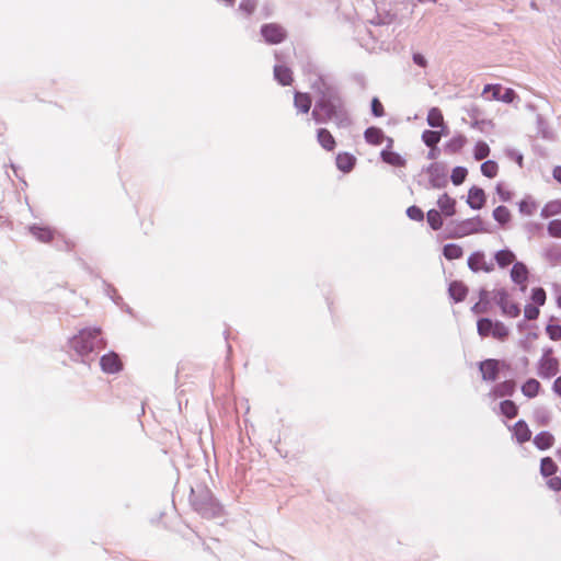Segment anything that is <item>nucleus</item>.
Listing matches in <instances>:
<instances>
[{"instance_id":"obj_11","label":"nucleus","mask_w":561,"mask_h":561,"mask_svg":"<svg viewBox=\"0 0 561 561\" xmlns=\"http://www.w3.org/2000/svg\"><path fill=\"white\" fill-rule=\"evenodd\" d=\"M468 266L473 272L490 273L494 270V265L488 262L485 255L481 252H474L469 256Z\"/></svg>"},{"instance_id":"obj_21","label":"nucleus","mask_w":561,"mask_h":561,"mask_svg":"<svg viewBox=\"0 0 561 561\" xmlns=\"http://www.w3.org/2000/svg\"><path fill=\"white\" fill-rule=\"evenodd\" d=\"M449 296L456 301L460 302L465 300L468 294V287L459 280H454L450 283L448 288Z\"/></svg>"},{"instance_id":"obj_18","label":"nucleus","mask_w":561,"mask_h":561,"mask_svg":"<svg viewBox=\"0 0 561 561\" xmlns=\"http://www.w3.org/2000/svg\"><path fill=\"white\" fill-rule=\"evenodd\" d=\"M437 205L446 217H450L456 213V201L446 193L438 197Z\"/></svg>"},{"instance_id":"obj_13","label":"nucleus","mask_w":561,"mask_h":561,"mask_svg":"<svg viewBox=\"0 0 561 561\" xmlns=\"http://www.w3.org/2000/svg\"><path fill=\"white\" fill-rule=\"evenodd\" d=\"M516 383L514 380H504L492 388L489 396L493 399L511 397L514 394Z\"/></svg>"},{"instance_id":"obj_20","label":"nucleus","mask_w":561,"mask_h":561,"mask_svg":"<svg viewBox=\"0 0 561 561\" xmlns=\"http://www.w3.org/2000/svg\"><path fill=\"white\" fill-rule=\"evenodd\" d=\"M365 140L373 146H378L387 140L388 137L385 136L382 129L378 127H368L364 133Z\"/></svg>"},{"instance_id":"obj_24","label":"nucleus","mask_w":561,"mask_h":561,"mask_svg":"<svg viewBox=\"0 0 561 561\" xmlns=\"http://www.w3.org/2000/svg\"><path fill=\"white\" fill-rule=\"evenodd\" d=\"M274 77L282 85H290L293 82V72L284 65L274 67Z\"/></svg>"},{"instance_id":"obj_8","label":"nucleus","mask_w":561,"mask_h":561,"mask_svg":"<svg viewBox=\"0 0 561 561\" xmlns=\"http://www.w3.org/2000/svg\"><path fill=\"white\" fill-rule=\"evenodd\" d=\"M495 298L503 314L510 318H516L519 316L520 309L518 305L510 299V296L505 289L499 290L495 295Z\"/></svg>"},{"instance_id":"obj_39","label":"nucleus","mask_w":561,"mask_h":561,"mask_svg":"<svg viewBox=\"0 0 561 561\" xmlns=\"http://www.w3.org/2000/svg\"><path fill=\"white\" fill-rule=\"evenodd\" d=\"M426 217H427V222L432 227V229L438 230L442 228L443 219H442V215L438 210H436V209L428 210Z\"/></svg>"},{"instance_id":"obj_22","label":"nucleus","mask_w":561,"mask_h":561,"mask_svg":"<svg viewBox=\"0 0 561 561\" xmlns=\"http://www.w3.org/2000/svg\"><path fill=\"white\" fill-rule=\"evenodd\" d=\"M554 440H556L554 436L550 432H547V431L539 432L534 437V444L540 450H547V449L551 448L554 444Z\"/></svg>"},{"instance_id":"obj_38","label":"nucleus","mask_w":561,"mask_h":561,"mask_svg":"<svg viewBox=\"0 0 561 561\" xmlns=\"http://www.w3.org/2000/svg\"><path fill=\"white\" fill-rule=\"evenodd\" d=\"M489 154H490V147L485 141L480 140L474 145L473 156H474L476 160H478V161L483 160Z\"/></svg>"},{"instance_id":"obj_1","label":"nucleus","mask_w":561,"mask_h":561,"mask_svg":"<svg viewBox=\"0 0 561 561\" xmlns=\"http://www.w3.org/2000/svg\"><path fill=\"white\" fill-rule=\"evenodd\" d=\"M343 116L344 112L340 98L330 85L323 82L320 96L312 110V118L319 124H324L334 119H342Z\"/></svg>"},{"instance_id":"obj_17","label":"nucleus","mask_w":561,"mask_h":561,"mask_svg":"<svg viewBox=\"0 0 561 561\" xmlns=\"http://www.w3.org/2000/svg\"><path fill=\"white\" fill-rule=\"evenodd\" d=\"M317 140L319 145L327 151H333L336 147L335 138L327 128H319L317 130Z\"/></svg>"},{"instance_id":"obj_37","label":"nucleus","mask_w":561,"mask_h":561,"mask_svg":"<svg viewBox=\"0 0 561 561\" xmlns=\"http://www.w3.org/2000/svg\"><path fill=\"white\" fill-rule=\"evenodd\" d=\"M481 172L484 176L493 179L497 175L499 165L493 160H488L481 164Z\"/></svg>"},{"instance_id":"obj_7","label":"nucleus","mask_w":561,"mask_h":561,"mask_svg":"<svg viewBox=\"0 0 561 561\" xmlns=\"http://www.w3.org/2000/svg\"><path fill=\"white\" fill-rule=\"evenodd\" d=\"M261 34L268 44H279L287 36L286 30L277 23H267L262 25Z\"/></svg>"},{"instance_id":"obj_44","label":"nucleus","mask_w":561,"mask_h":561,"mask_svg":"<svg viewBox=\"0 0 561 561\" xmlns=\"http://www.w3.org/2000/svg\"><path fill=\"white\" fill-rule=\"evenodd\" d=\"M546 291L543 290V288L541 287H538V288H534L533 291H531V300L534 301L535 305L537 306H543L546 304Z\"/></svg>"},{"instance_id":"obj_35","label":"nucleus","mask_w":561,"mask_h":561,"mask_svg":"<svg viewBox=\"0 0 561 561\" xmlns=\"http://www.w3.org/2000/svg\"><path fill=\"white\" fill-rule=\"evenodd\" d=\"M493 218L500 225L504 226L511 221L512 215H511L510 209L506 206H497L493 210Z\"/></svg>"},{"instance_id":"obj_15","label":"nucleus","mask_w":561,"mask_h":561,"mask_svg":"<svg viewBox=\"0 0 561 561\" xmlns=\"http://www.w3.org/2000/svg\"><path fill=\"white\" fill-rule=\"evenodd\" d=\"M511 430L518 444H525L531 438V431L524 420L517 421Z\"/></svg>"},{"instance_id":"obj_14","label":"nucleus","mask_w":561,"mask_h":561,"mask_svg":"<svg viewBox=\"0 0 561 561\" xmlns=\"http://www.w3.org/2000/svg\"><path fill=\"white\" fill-rule=\"evenodd\" d=\"M101 367L105 373L115 374L122 369V362L117 354L108 353L101 357Z\"/></svg>"},{"instance_id":"obj_30","label":"nucleus","mask_w":561,"mask_h":561,"mask_svg":"<svg viewBox=\"0 0 561 561\" xmlns=\"http://www.w3.org/2000/svg\"><path fill=\"white\" fill-rule=\"evenodd\" d=\"M426 121L431 127H445L444 116L438 107L428 111Z\"/></svg>"},{"instance_id":"obj_34","label":"nucleus","mask_w":561,"mask_h":561,"mask_svg":"<svg viewBox=\"0 0 561 561\" xmlns=\"http://www.w3.org/2000/svg\"><path fill=\"white\" fill-rule=\"evenodd\" d=\"M443 254L449 261L457 260L462 256L463 250L459 244L448 243L444 247Z\"/></svg>"},{"instance_id":"obj_40","label":"nucleus","mask_w":561,"mask_h":561,"mask_svg":"<svg viewBox=\"0 0 561 561\" xmlns=\"http://www.w3.org/2000/svg\"><path fill=\"white\" fill-rule=\"evenodd\" d=\"M467 174H468L467 169H465L462 167H456L451 172V176H450L451 182L455 185H460L466 180Z\"/></svg>"},{"instance_id":"obj_4","label":"nucleus","mask_w":561,"mask_h":561,"mask_svg":"<svg viewBox=\"0 0 561 561\" xmlns=\"http://www.w3.org/2000/svg\"><path fill=\"white\" fill-rule=\"evenodd\" d=\"M538 375L549 379L559 373V360L552 356V350H546L538 362Z\"/></svg>"},{"instance_id":"obj_32","label":"nucleus","mask_w":561,"mask_h":561,"mask_svg":"<svg viewBox=\"0 0 561 561\" xmlns=\"http://www.w3.org/2000/svg\"><path fill=\"white\" fill-rule=\"evenodd\" d=\"M500 412L507 419H514L518 414V407L512 400H504L500 403Z\"/></svg>"},{"instance_id":"obj_12","label":"nucleus","mask_w":561,"mask_h":561,"mask_svg":"<svg viewBox=\"0 0 561 561\" xmlns=\"http://www.w3.org/2000/svg\"><path fill=\"white\" fill-rule=\"evenodd\" d=\"M427 174L430 178V182L433 187H443L446 185V173L442 165L438 163H433L427 169Z\"/></svg>"},{"instance_id":"obj_55","label":"nucleus","mask_w":561,"mask_h":561,"mask_svg":"<svg viewBox=\"0 0 561 561\" xmlns=\"http://www.w3.org/2000/svg\"><path fill=\"white\" fill-rule=\"evenodd\" d=\"M553 179L561 183V167H556L552 171Z\"/></svg>"},{"instance_id":"obj_25","label":"nucleus","mask_w":561,"mask_h":561,"mask_svg":"<svg viewBox=\"0 0 561 561\" xmlns=\"http://www.w3.org/2000/svg\"><path fill=\"white\" fill-rule=\"evenodd\" d=\"M311 104H312V100L308 93H302V92L295 93L294 105L299 112L307 114L311 108Z\"/></svg>"},{"instance_id":"obj_16","label":"nucleus","mask_w":561,"mask_h":561,"mask_svg":"<svg viewBox=\"0 0 561 561\" xmlns=\"http://www.w3.org/2000/svg\"><path fill=\"white\" fill-rule=\"evenodd\" d=\"M486 202L485 193L482 188L473 186L468 192V205L472 209H481Z\"/></svg>"},{"instance_id":"obj_31","label":"nucleus","mask_w":561,"mask_h":561,"mask_svg":"<svg viewBox=\"0 0 561 561\" xmlns=\"http://www.w3.org/2000/svg\"><path fill=\"white\" fill-rule=\"evenodd\" d=\"M442 136L443 134L440 131L427 129L422 133V140L427 147L434 150L440 141Z\"/></svg>"},{"instance_id":"obj_47","label":"nucleus","mask_w":561,"mask_h":561,"mask_svg":"<svg viewBox=\"0 0 561 561\" xmlns=\"http://www.w3.org/2000/svg\"><path fill=\"white\" fill-rule=\"evenodd\" d=\"M540 314L539 306L527 305L524 309V316L527 320H536Z\"/></svg>"},{"instance_id":"obj_43","label":"nucleus","mask_w":561,"mask_h":561,"mask_svg":"<svg viewBox=\"0 0 561 561\" xmlns=\"http://www.w3.org/2000/svg\"><path fill=\"white\" fill-rule=\"evenodd\" d=\"M549 236L552 238H561V219H553L547 226Z\"/></svg>"},{"instance_id":"obj_5","label":"nucleus","mask_w":561,"mask_h":561,"mask_svg":"<svg viewBox=\"0 0 561 561\" xmlns=\"http://www.w3.org/2000/svg\"><path fill=\"white\" fill-rule=\"evenodd\" d=\"M483 221L480 217H473L457 224L454 237L461 238L473 233L484 232Z\"/></svg>"},{"instance_id":"obj_2","label":"nucleus","mask_w":561,"mask_h":561,"mask_svg":"<svg viewBox=\"0 0 561 561\" xmlns=\"http://www.w3.org/2000/svg\"><path fill=\"white\" fill-rule=\"evenodd\" d=\"M477 331L482 339L491 336L500 342L506 341L510 336V329L503 322L489 318L478 320Z\"/></svg>"},{"instance_id":"obj_54","label":"nucleus","mask_w":561,"mask_h":561,"mask_svg":"<svg viewBox=\"0 0 561 561\" xmlns=\"http://www.w3.org/2000/svg\"><path fill=\"white\" fill-rule=\"evenodd\" d=\"M552 388L553 391L561 397V376L554 380Z\"/></svg>"},{"instance_id":"obj_49","label":"nucleus","mask_w":561,"mask_h":561,"mask_svg":"<svg viewBox=\"0 0 561 561\" xmlns=\"http://www.w3.org/2000/svg\"><path fill=\"white\" fill-rule=\"evenodd\" d=\"M239 8L241 11H243L245 14L250 15L252 14L256 9V1L255 0H242L239 4Z\"/></svg>"},{"instance_id":"obj_46","label":"nucleus","mask_w":561,"mask_h":561,"mask_svg":"<svg viewBox=\"0 0 561 561\" xmlns=\"http://www.w3.org/2000/svg\"><path fill=\"white\" fill-rule=\"evenodd\" d=\"M501 91H502V85L501 84H486L483 88L482 94L485 95L486 93L492 92V100L500 101V99H501Z\"/></svg>"},{"instance_id":"obj_41","label":"nucleus","mask_w":561,"mask_h":561,"mask_svg":"<svg viewBox=\"0 0 561 561\" xmlns=\"http://www.w3.org/2000/svg\"><path fill=\"white\" fill-rule=\"evenodd\" d=\"M489 308V301L485 298V293L481 294L480 300L474 304L471 308V311L476 314L485 313Z\"/></svg>"},{"instance_id":"obj_42","label":"nucleus","mask_w":561,"mask_h":561,"mask_svg":"<svg viewBox=\"0 0 561 561\" xmlns=\"http://www.w3.org/2000/svg\"><path fill=\"white\" fill-rule=\"evenodd\" d=\"M546 333L552 341L561 340V325L557 323H549L546 327Z\"/></svg>"},{"instance_id":"obj_9","label":"nucleus","mask_w":561,"mask_h":561,"mask_svg":"<svg viewBox=\"0 0 561 561\" xmlns=\"http://www.w3.org/2000/svg\"><path fill=\"white\" fill-rule=\"evenodd\" d=\"M511 279L525 291L529 279L528 267L523 262H515L511 270Z\"/></svg>"},{"instance_id":"obj_26","label":"nucleus","mask_w":561,"mask_h":561,"mask_svg":"<svg viewBox=\"0 0 561 561\" xmlns=\"http://www.w3.org/2000/svg\"><path fill=\"white\" fill-rule=\"evenodd\" d=\"M538 209V203L530 195L525 196L518 203V210L524 216H533Z\"/></svg>"},{"instance_id":"obj_23","label":"nucleus","mask_w":561,"mask_h":561,"mask_svg":"<svg viewBox=\"0 0 561 561\" xmlns=\"http://www.w3.org/2000/svg\"><path fill=\"white\" fill-rule=\"evenodd\" d=\"M356 163V158L348 152H340L336 156V167L339 170L347 173L353 170Z\"/></svg>"},{"instance_id":"obj_50","label":"nucleus","mask_w":561,"mask_h":561,"mask_svg":"<svg viewBox=\"0 0 561 561\" xmlns=\"http://www.w3.org/2000/svg\"><path fill=\"white\" fill-rule=\"evenodd\" d=\"M371 112L376 117H381L385 115L383 105L377 98H374L371 101Z\"/></svg>"},{"instance_id":"obj_33","label":"nucleus","mask_w":561,"mask_h":561,"mask_svg":"<svg viewBox=\"0 0 561 561\" xmlns=\"http://www.w3.org/2000/svg\"><path fill=\"white\" fill-rule=\"evenodd\" d=\"M32 234L42 242H49L53 240L54 232L47 227L34 226L31 228Z\"/></svg>"},{"instance_id":"obj_57","label":"nucleus","mask_w":561,"mask_h":561,"mask_svg":"<svg viewBox=\"0 0 561 561\" xmlns=\"http://www.w3.org/2000/svg\"><path fill=\"white\" fill-rule=\"evenodd\" d=\"M557 304H558V306L561 308V296H559V297H558V299H557Z\"/></svg>"},{"instance_id":"obj_28","label":"nucleus","mask_w":561,"mask_h":561,"mask_svg":"<svg viewBox=\"0 0 561 561\" xmlns=\"http://www.w3.org/2000/svg\"><path fill=\"white\" fill-rule=\"evenodd\" d=\"M561 215V199L549 201L541 209L540 216L542 218H550Z\"/></svg>"},{"instance_id":"obj_56","label":"nucleus","mask_w":561,"mask_h":561,"mask_svg":"<svg viewBox=\"0 0 561 561\" xmlns=\"http://www.w3.org/2000/svg\"><path fill=\"white\" fill-rule=\"evenodd\" d=\"M226 4L232 5L236 0H222Z\"/></svg>"},{"instance_id":"obj_10","label":"nucleus","mask_w":561,"mask_h":561,"mask_svg":"<svg viewBox=\"0 0 561 561\" xmlns=\"http://www.w3.org/2000/svg\"><path fill=\"white\" fill-rule=\"evenodd\" d=\"M388 147L380 152L381 160L396 168H404L407 165V160L398 152L392 151L390 148L392 147L393 139L387 138Z\"/></svg>"},{"instance_id":"obj_52","label":"nucleus","mask_w":561,"mask_h":561,"mask_svg":"<svg viewBox=\"0 0 561 561\" xmlns=\"http://www.w3.org/2000/svg\"><path fill=\"white\" fill-rule=\"evenodd\" d=\"M547 484L553 491H561V476L550 478Z\"/></svg>"},{"instance_id":"obj_6","label":"nucleus","mask_w":561,"mask_h":561,"mask_svg":"<svg viewBox=\"0 0 561 561\" xmlns=\"http://www.w3.org/2000/svg\"><path fill=\"white\" fill-rule=\"evenodd\" d=\"M506 368L502 360L488 358L479 364V370L484 381H494L499 377L501 369Z\"/></svg>"},{"instance_id":"obj_48","label":"nucleus","mask_w":561,"mask_h":561,"mask_svg":"<svg viewBox=\"0 0 561 561\" xmlns=\"http://www.w3.org/2000/svg\"><path fill=\"white\" fill-rule=\"evenodd\" d=\"M407 215L410 219L412 220H416V221H422L423 218H424V214H423V210L417 207V206H410L408 209H407Z\"/></svg>"},{"instance_id":"obj_19","label":"nucleus","mask_w":561,"mask_h":561,"mask_svg":"<svg viewBox=\"0 0 561 561\" xmlns=\"http://www.w3.org/2000/svg\"><path fill=\"white\" fill-rule=\"evenodd\" d=\"M494 260H495L497 266L501 268H505L512 264L514 265V263L517 262L516 255L513 253V251H511L508 249H503V250L497 251L494 254Z\"/></svg>"},{"instance_id":"obj_29","label":"nucleus","mask_w":561,"mask_h":561,"mask_svg":"<svg viewBox=\"0 0 561 561\" xmlns=\"http://www.w3.org/2000/svg\"><path fill=\"white\" fill-rule=\"evenodd\" d=\"M466 144H467L466 136L456 135L447 141L445 149L449 153H457L466 146Z\"/></svg>"},{"instance_id":"obj_27","label":"nucleus","mask_w":561,"mask_h":561,"mask_svg":"<svg viewBox=\"0 0 561 561\" xmlns=\"http://www.w3.org/2000/svg\"><path fill=\"white\" fill-rule=\"evenodd\" d=\"M540 389L541 385L535 378H529L522 385L523 394L530 399L537 397L540 392Z\"/></svg>"},{"instance_id":"obj_53","label":"nucleus","mask_w":561,"mask_h":561,"mask_svg":"<svg viewBox=\"0 0 561 561\" xmlns=\"http://www.w3.org/2000/svg\"><path fill=\"white\" fill-rule=\"evenodd\" d=\"M413 60H414L415 64H417L421 67H425L426 66L425 58L422 55H420V54H415L413 56Z\"/></svg>"},{"instance_id":"obj_3","label":"nucleus","mask_w":561,"mask_h":561,"mask_svg":"<svg viewBox=\"0 0 561 561\" xmlns=\"http://www.w3.org/2000/svg\"><path fill=\"white\" fill-rule=\"evenodd\" d=\"M100 329H84L71 339L72 348L80 355L91 353L100 335Z\"/></svg>"},{"instance_id":"obj_36","label":"nucleus","mask_w":561,"mask_h":561,"mask_svg":"<svg viewBox=\"0 0 561 561\" xmlns=\"http://www.w3.org/2000/svg\"><path fill=\"white\" fill-rule=\"evenodd\" d=\"M558 470L557 463L550 457H545L540 461V473L543 477H551Z\"/></svg>"},{"instance_id":"obj_51","label":"nucleus","mask_w":561,"mask_h":561,"mask_svg":"<svg viewBox=\"0 0 561 561\" xmlns=\"http://www.w3.org/2000/svg\"><path fill=\"white\" fill-rule=\"evenodd\" d=\"M517 98V94L515 91L511 88H507L504 90V93L501 94L500 101L505 103H512Z\"/></svg>"},{"instance_id":"obj_45","label":"nucleus","mask_w":561,"mask_h":561,"mask_svg":"<svg viewBox=\"0 0 561 561\" xmlns=\"http://www.w3.org/2000/svg\"><path fill=\"white\" fill-rule=\"evenodd\" d=\"M495 191L502 202H510L513 198V192L502 183L496 185Z\"/></svg>"}]
</instances>
